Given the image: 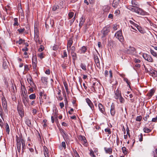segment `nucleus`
<instances>
[{
  "mask_svg": "<svg viewBox=\"0 0 157 157\" xmlns=\"http://www.w3.org/2000/svg\"><path fill=\"white\" fill-rule=\"evenodd\" d=\"M41 80L42 82L43 83H46L47 82V78L46 77H42L41 78Z\"/></svg>",
  "mask_w": 157,
  "mask_h": 157,
  "instance_id": "46",
  "label": "nucleus"
},
{
  "mask_svg": "<svg viewBox=\"0 0 157 157\" xmlns=\"http://www.w3.org/2000/svg\"><path fill=\"white\" fill-rule=\"evenodd\" d=\"M142 119V117L141 116H138L136 117V121H140Z\"/></svg>",
  "mask_w": 157,
  "mask_h": 157,
  "instance_id": "54",
  "label": "nucleus"
},
{
  "mask_svg": "<svg viewBox=\"0 0 157 157\" xmlns=\"http://www.w3.org/2000/svg\"><path fill=\"white\" fill-rule=\"evenodd\" d=\"M115 36L121 42H122L123 41V37L122 35V32L121 31H119L116 33Z\"/></svg>",
  "mask_w": 157,
  "mask_h": 157,
  "instance_id": "4",
  "label": "nucleus"
},
{
  "mask_svg": "<svg viewBox=\"0 0 157 157\" xmlns=\"http://www.w3.org/2000/svg\"><path fill=\"white\" fill-rule=\"evenodd\" d=\"M73 42V41L71 40H69L67 42V48L68 52H70V49L69 48L71 47Z\"/></svg>",
  "mask_w": 157,
  "mask_h": 157,
  "instance_id": "18",
  "label": "nucleus"
},
{
  "mask_svg": "<svg viewBox=\"0 0 157 157\" xmlns=\"http://www.w3.org/2000/svg\"><path fill=\"white\" fill-rule=\"evenodd\" d=\"M143 57L145 60L150 62H153V59L151 56L146 53L143 54Z\"/></svg>",
  "mask_w": 157,
  "mask_h": 157,
  "instance_id": "5",
  "label": "nucleus"
},
{
  "mask_svg": "<svg viewBox=\"0 0 157 157\" xmlns=\"http://www.w3.org/2000/svg\"><path fill=\"white\" fill-rule=\"evenodd\" d=\"M94 59L97 67L98 68H100L99 59L97 55H94Z\"/></svg>",
  "mask_w": 157,
  "mask_h": 157,
  "instance_id": "13",
  "label": "nucleus"
},
{
  "mask_svg": "<svg viewBox=\"0 0 157 157\" xmlns=\"http://www.w3.org/2000/svg\"><path fill=\"white\" fill-rule=\"evenodd\" d=\"M33 72L35 74H37V71L38 68L37 67V64H33Z\"/></svg>",
  "mask_w": 157,
  "mask_h": 157,
  "instance_id": "22",
  "label": "nucleus"
},
{
  "mask_svg": "<svg viewBox=\"0 0 157 157\" xmlns=\"http://www.w3.org/2000/svg\"><path fill=\"white\" fill-rule=\"evenodd\" d=\"M36 96L35 94H33L29 95V98L30 99L33 100L36 98Z\"/></svg>",
  "mask_w": 157,
  "mask_h": 157,
  "instance_id": "39",
  "label": "nucleus"
},
{
  "mask_svg": "<svg viewBox=\"0 0 157 157\" xmlns=\"http://www.w3.org/2000/svg\"><path fill=\"white\" fill-rule=\"evenodd\" d=\"M39 31L37 29H35L34 30V38L39 37Z\"/></svg>",
  "mask_w": 157,
  "mask_h": 157,
  "instance_id": "30",
  "label": "nucleus"
},
{
  "mask_svg": "<svg viewBox=\"0 0 157 157\" xmlns=\"http://www.w3.org/2000/svg\"><path fill=\"white\" fill-rule=\"evenodd\" d=\"M150 74L152 75H154V76L157 77V71H154L153 70H151L150 71Z\"/></svg>",
  "mask_w": 157,
  "mask_h": 157,
  "instance_id": "32",
  "label": "nucleus"
},
{
  "mask_svg": "<svg viewBox=\"0 0 157 157\" xmlns=\"http://www.w3.org/2000/svg\"><path fill=\"white\" fill-rule=\"evenodd\" d=\"M104 75L105 77H108L109 76L110 78H111L113 77L112 72L111 70L109 71V72L108 71L105 70V71Z\"/></svg>",
  "mask_w": 157,
  "mask_h": 157,
  "instance_id": "17",
  "label": "nucleus"
},
{
  "mask_svg": "<svg viewBox=\"0 0 157 157\" xmlns=\"http://www.w3.org/2000/svg\"><path fill=\"white\" fill-rule=\"evenodd\" d=\"M98 107L100 111L103 114H105V112L104 107L102 105V104L99 103L98 104Z\"/></svg>",
  "mask_w": 157,
  "mask_h": 157,
  "instance_id": "11",
  "label": "nucleus"
},
{
  "mask_svg": "<svg viewBox=\"0 0 157 157\" xmlns=\"http://www.w3.org/2000/svg\"><path fill=\"white\" fill-rule=\"evenodd\" d=\"M71 55L72 57V59L73 60H75L77 58V55L75 52L71 53Z\"/></svg>",
  "mask_w": 157,
  "mask_h": 157,
  "instance_id": "36",
  "label": "nucleus"
},
{
  "mask_svg": "<svg viewBox=\"0 0 157 157\" xmlns=\"http://www.w3.org/2000/svg\"><path fill=\"white\" fill-rule=\"evenodd\" d=\"M155 92V90H151L149 93L148 94V96L151 97L153 95V94Z\"/></svg>",
  "mask_w": 157,
  "mask_h": 157,
  "instance_id": "42",
  "label": "nucleus"
},
{
  "mask_svg": "<svg viewBox=\"0 0 157 157\" xmlns=\"http://www.w3.org/2000/svg\"><path fill=\"white\" fill-rule=\"evenodd\" d=\"M131 3L132 5V6H137L139 7V5L138 3L136 1V0H132L131 1Z\"/></svg>",
  "mask_w": 157,
  "mask_h": 157,
  "instance_id": "28",
  "label": "nucleus"
},
{
  "mask_svg": "<svg viewBox=\"0 0 157 157\" xmlns=\"http://www.w3.org/2000/svg\"><path fill=\"white\" fill-rule=\"evenodd\" d=\"M2 105L3 108L6 111L7 109V102L5 97H3L2 98Z\"/></svg>",
  "mask_w": 157,
  "mask_h": 157,
  "instance_id": "12",
  "label": "nucleus"
},
{
  "mask_svg": "<svg viewBox=\"0 0 157 157\" xmlns=\"http://www.w3.org/2000/svg\"><path fill=\"white\" fill-rule=\"evenodd\" d=\"M17 147V151L20 153L21 150V144L22 145V152L24 153L26 149L25 141L22 137L16 136Z\"/></svg>",
  "mask_w": 157,
  "mask_h": 157,
  "instance_id": "1",
  "label": "nucleus"
},
{
  "mask_svg": "<svg viewBox=\"0 0 157 157\" xmlns=\"http://www.w3.org/2000/svg\"><path fill=\"white\" fill-rule=\"evenodd\" d=\"M74 13L70 12L68 13L69 19H70L72 18L74 16Z\"/></svg>",
  "mask_w": 157,
  "mask_h": 157,
  "instance_id": "52",
  "label": "nucleus"
},
{
  "mask_svg": "<svg viewBox=\"0 0 157 157\" xmlns=\"http://www.w3.org/2000/svg\"><path fill=\"white\" fill-rule=\"evenodd\" d=\"M47 121L46 119H44L43 120V122L44 123L43 126L44 127H45L47 126V124H46Z\"/></svg>",
  "mask_w": 157,
  "mask_h": 157,
  "instance_id": "60",
  "label": "nucleus"
},
{
  "mask_svg": "<svg viewBox=\"0 0 157 157\" xmlns=\"http://www.w3.org/2000/svg\"><path fill=\"white\" fill-rule=\"evenodd\" d=\"M25 124L29 127H30L32 126L31 121L28 118L26 119L25 121Z\"/></svg>",
  "mask_w": 157,
  "mask_h": 157,
  "instance_id": "29",
  "label": "nucleus"
},
{
  "mask_svg": "<svg viewBox=\"0 0 157 157\" xmlns=\"http://www.w3.org/2000/svg\"><path fill=\"white\" fill-rule=\"evenodd\" d=\"M53 116H53V118H55L57 120V117H58V114L56 113H55L53 114Z\"/></svg>",
  "mask_w": 157,
  "mask_h": 157,
  "instance_id": "62",
  "label": "nucleus"
},
{
  "mask_svg": "<svg viewBox=\"0 0 157 157\" xmlns=\"http://www.w3.org/2000/svg\"><path fill=\"white\" fill-rule=\"evenodd\" d=\"M54 24V21L53 20H47L45 23V27L46 29H48L50 26L53 27Z\"/></svg>",
  "mask_w": 157,
  "mask_h": 157,
  "instance_id": "7",
  "label": "nucleus"
},
{
  "mask_svg": "<svg viewBox=\"0 0 157 157\" xmlns=\"http://www.w3.org/2000/svg\"><path fill=\"white\" fill-rule=\"evenodd\" d=\"M28 98H27L26 96H23V97L22 98V101L25 106H26L27 105L28 102Z\"/></svg>",
  "mask_w": 157,
  "mask_h": 157,
  "instance_id": "20",
  "label": "nucleus"
},
{
  "mask_svg": "<svg viewBox=\"0 0 157 157\" xmlns=\"http://www.w3.org/2000/svg\"><path fill=\"white\" fill-rule=\"evenodd\" d=\"M128 10L132 12H134L138 14L144 15L145 12L141 8H139L137 6H128L126 7Z\"/></svg>",
  "mask_w": 157,
  "mask_h": 157,
  "instance_id": "2",
  "label": "nucleus"
},
{
  "mask_svg": "<svg viewBox=\"0 0 157 157\" xmlns=\"http://www.w3.org/2000/svg\"><path fill=\"white\" fill-rule=\"evenodd\" d=\"M105 132H108V134H110L111 133L110 129L109 128L105 129Z\"/></svg>",
  "mask_w": 157,
  "mask_h": 157,
  "instance_id": "53",
  "label": "nucleus"
},
{
  "mask_svg": "<svg viewBox=\"0 0 157 157\" xmlns=\"http://www.w3.org/2000/svg\"><path fill=\"white\" fill-rule=\"evenodd\" d=\"M121 96V91L118 89H117L115 92L114 98L117 99Z\"/></svg>",
  "mask_w": 157,
  "mask_h": 157,
  "instance_id": "15",
  "label": "nucleus"
},
{
  "mask_svg": "<svg viewBox=\"0 0 157 157\" xmlns=\"http://www.w3.org/2000/svg\"><path fill=\"white\" fill-rule=\"evenodd\" d=\"M24 41V40H23L22 39L20 38L18 41H16V43L17 44H21Z\"/></svg>",
  "mask_w": 157,
  "mask_h": 157,
  "instance_id": "40",
  "label": "nucleus"
},
{
  "mask_svg": "<svg viewBox=\"0 0 157 157\" xmlns=\"http://www.w3.org/2000/svg\"><path fill=\"white\" fill-rule=\"evenodd\" d=\"M86 101L88 105L90 107L92 110L94 109V106L93 103L91 101V100L88 98H86Z\"/></svg>",
  "mask_w": 157,
  "mask_h": 157,
  "instance_id": "10",
  "label": "nucleus"
},
{
  "mask_svg": "<svg viewBox=\"0 0 157 157\" xmlns=\"http://www.w3.org/2000/svg\"><path fill=\"white\" fill-rule=\"evenodd\" d=\"M34 40L36 43L40 44H41L42 41L40 40L39 37L34 38Z\"/></svg>",
  "mask_w": 157,
  "mask_h": 157,
  "instance_id": "45",
  "label": "nucleus"
},
{
  "mask_svg": "<svg viewBox=\"0 0 157 157\" xmlns=\"http://www.w3.org/2000/svg\"><path fill=\"white\" fill-rule=\"evenodd\" d=\"M25 30L24 28L18 29L17 31L19 32V33H22Z\"/></svg>",
  "mask_w": 157,
  "mask_h": 157,
  "instance_id": "59",
  "label": "nucleus"
},
{
  "mask_svg": "<svg viewBox=\"0 0 157 157\" xmlns=\"http://www.w3.org/2000/svg\"><path fill=\"white\" fill-rule=\"evenodd\" d=\"M27 80L31 86H32L34 84V83L32 80V78L30 75H29V77L27 78Z\"/></svg>",
  "mask_w": 157,
  "mask_h": 157,
  "instance_id": "23",
  "label": "nucleus"
},
{
  "mask_svg": "<svg viewBox=\"0 0 157 157\" xmlns=\"http://www.w3.org/2000/svg\"><path fill=\"white\" fill-rule=\"evenodd\" d=\"M110 31L109 28V27L105 26L103 28L101 31V32L103 35L102 37H105L108 35Z\"/></svg>",
  "mask_w": 157,
  "mask_h": 157,
  "instance_id": "6",
  "label": "nucleus"
},
{
  "mask_svg": "<svg viewBox=\"0 0 157 157\" xmlns=\"http://www.w3.org/2000/svg\"><path fill=\"white\" fill-rule=\"evenodd\" d=\"M44 93V91H42L40 92L39 94V99H42V96H43V94Z\"/></svg>",
  "mask_w": 157,
  "mask_h": 157,
  "instance_id": "56",
  "label": "nucleus"
},
{
  "mask_svg": "<svg viewBox=\"0 0 157 157\" xmlns=\"http://www.w3.org/2000/svg\"><path fill=\"white\" fill-rule=\"evenodd\" d=\"M17 109L19 115L22 118L24 116V112L22 104H18L17 106Z\"/></svg>",
  "mask_w": 157,
  "mask_h": 157,
  "instance_id": "3",
  "label": "nucleus"
},
{
  "mask_svg": "<svg viewBox=\"0 0 157 157\" xmlns=\"http://www.w3.org/2000/svg\"><path fill=\"white\" fill-rule=\"evenodd\" d=\"M110 113L113 116H114L115 113V106L113 104H112L111 106Z\"/></svg>",
  "mask_w": 157,
  "mask_h": 157,
  "instance_id": "19",
  "label": "nucleus"
},
{
  "mask_svg": "<svg viewBox=\"0 0 157 157\" xmlns=\"http://www.w3.org/2000/svg\"><path fill=\"white\" fill-rule=\"evenodd\" d=\"M143 131H144V132L145 133H148L151 132V130L147 128L144 127L143 128Z\"/></svg>",
  "mask_w": 157,
  "mask_h": 157,
  "instance_id": "38",
  "label": "nucleus"
},
{
  "mask_svg": "<svg viewBox=\"0 0 157 157\" xmlns=\"http://www.w3.org/2000/svg\"><path fill=\"white\" fill-rule=\"evenodd\" d=\"M69 48L70 49V52H71V53L75 52V48L74 46H73Z\"/></svg>",
  "mask_w": 157,
  "mask_h": 157,
  "instance_id": "47",
  "label": "nucleus"
},
{
  "mask_svg": "<svg viewBox=\"0 0 157 157\" xmlns=\"http://www.w3.org/2000/svg\"><path fill=\"white\" fill-rule=\"evenodd\" d=\"M59 7L57 5H55L54 6L52 9V10L55 11L59 9Z\"/></svg>",
  "mask_w": 157,
  "mask_h": 157,
  "instance_id": "44",
  "label": "nucleus"
},
{
  "mask_svg": "<svg viewBox=\"0 0 157 157\" xmlns=\"http://www.w3.org/2000/svg\"><path fill=\"white\" fill-rule=\"evenodd\" d=\"M67 55L66 51L65 50H64L63 55L62 56V57L64 58L65 57H67Z\"/></svg>",
  "mask_w": 157,
  "mask_h": 157,
  "instance_id": "51",
  "label": "nucleus"
},
{
  "mask_svg": "<svg viewBox=\"0 0 157 157\" xmlns=\"http://www.w3.org/2000/svg\"><path fill=\"white\" fill-rule=\"evenodd\" d=\"M44 50V47L43 45H41L40 48L39 49V51L40 52H42Z\"/></svg>",
  "mask_w": 157,
  "mask_h": 157,
  "instance_id": "63",
  "label": "nucleus"
},
{
  "mask_svg": "<svg viewBox=\"0 0 157 157\" xmlns=\"http://www.w3.org/2000/svg\"><path fill=\"white\" fill-rule=\"evenodd\" d=\"M75 157H80L78 154L76 150L74 151Z\"/></svg>",
  "mask_w": 157,
  "mask_h": 157,
  "instance_id": "64",
  "label": "nucleus"
},
{
  "mask_svg": "<svg viewBox=\"0 0 157 157\" xmlns=\"http://www.w3.org/2000/svg\"><path fill=\"white\" fill-rule=\"evenodd\" d=\"M9 62L5 60V59H3V63L2 67L4 69H6L8 68Z\"/></svg>",
  "mask_w": 157,
  "mask_h": 157,
  "instance_id": "21",
  "label": "nucleus"
},
{
  "mask_svg": "<svg viewBox=\"0 0 157 157\" xmlns=\"http://www.w3.org/2000/svg\"><path fill=\"white\" fill-rule=\"evenodd\" d=\"M78 139L82 144L86 146H87V140L84 136H79Z\"/></svg>",
  "mask_w": 157,
  "mask_h": 157,
  "instance_id": "8",
  "label": "nucleus"
},
{
  "mask_svg": "<svg viewBox=\"0 0 157 157\" xmlns=\"http://www.w3.org/2000/svg\"><path fill=\"white\" fill-rule=\"evenodd\" d=\"M129 22L131 24L134 26L135 27H138V25L135 23L133 21L131 20H130L129 21Z\"/></svg>",
  "mask_w": 157,
  "mask_h": 157,
  "instance_id": "57",
  "label": "nucleus"
},
{
  "mask_svg": "<svg viewBox=\"0 0 157 157\" xmlns=\"http://www.w3.org/2000/svg\"><path fill=\"white\" fill-rule=\"evenodd\" d=\"M104 11L105 12H107L110 9V7L108 6H105L104 7Z\"/></svg>",
  "mask_w": 157,
  "mask_h": 157,
  "instance_id": "50",
  "label": "nucleus"
},
{
  "mask_svg": "<svg viewBox=\"0 0 157 157\" xmlns=\"http://www.w3.org/2000/svg\"><path fill=\"white\" fill-rule=\"evenodd\" d=\"M124 80L127 83L128 85L129 86H130V82L129 81L128 78H124Z\"/></svg>",
  "mask_w": 157,
  "mask_h": 157,
  "instance_id": "55",
  "label": "nucleus"
},
{
  "mask_svg": "<svg viewBox=\"0 0 157 157\" xmlns=\"http://www.w3.org/2000/svg\"><path fill=\"white\" fill-rule=\"evenodd\" d=\"M96 83H97L96 82H94L93 83L91 87V89L92 91L94 92H95L96 91V90H95V86Z\"/></svg>",
  "mask_w": 157,
  "mask_h": 157,
  "instance_id": "33",
  "label": "nucleus"
},
{
  "mask_svg": "<svg viewBox=\"0 0 157 157\" xmlns=\"http://www.w3.org/2000/svg\"><path fill=\"white\" fill-rule=\"evenodd\" d=\"M5 128H6V132L8 134H9L10 132V129L9 125L7 123H6Z\"/></svg>",
  "mask_w": 157,
  "mask_h": 157,
  "instance_id": "35",
  "label": "nucleus"
},
{
  "mask_svg": "<svg viewBox=\"0 0 157 157\" xmlns=\"http://www.w3.org/2000/svg\"><path fill=\"white\" fill-rule=\"evenodd\" d=\"M80 67L83 70L86 71V66L85 64L81 63L80 64Z\"/></svg>",
  "mask_w": 157,
  "mask_h": 157,
  "instance_id": "37",
  "label": "nucleus"
},
{
  "mask_svg": "<svg viewBox=\"0 0 157 157\" xmlns=\"http://www.w3.org/2000/svg\"><path fill=\"white\" fill-rule=\"evenodd\" d=\"M122 150L123 152L124 155H126L127 154V149L125 147H122Z\"/></svg>",
  "mask_w": 157,
  "mask_h": 157,
  "instance_id": "48",
  "label": "nucleus"
},
{
  "mask_svg": "<svg viewBox=\"0 0 157 157\" xmlns=\"http://www.w3.org/2000/svg\"><path fill=\"white\" fill-rule=\"evenodd\" d=\"M136 50L135 48L131 46H130L126 52L127 54L130 55H134Z\"/></svg>",
  "mask_w": 157,
  "mask_h": 157,
  "instance_id": "9",
  "label": "nucleus"
},
{
  "mask_svg": "<svg viewBox=\"0 0 157 157\" xmlns=\"http://www.w3.org/2000/svg\"><path fill=\"white\" fill-rule=\"evenodd\" d=\"M119 99L121 103H123L124 101V99L121 96L119 98Z\"/></svg>",
  "mask_w": 157,
  "mask_h": 157,
  "instance_id": "58",
  "label": "nucleus"
},
{
  "mask_svg": "<svg viewBox=\"0 0 157 157\" xmlns=\"http://www.w3.org/2000/svg\"><path fill=\"white\" fill-rule=\"evenodd\" d=\"M14 24L13 25L14 26H18L19 25V23L18 22V19L17 18H15L14 19Z\"/></svg>",
  "mask_w": 157,
  "mask_h": 157,
  "instance_id": "41",
  "label": "nucleus"
},
{
  "mask_svg": "<svg viewBox=\"0 0 157 157\" xmlns=\"http://www.w3.org/2000/svg\"><path fill=\"white\" fill-rule=\"evenodd\" d=\"M90 155L91 157H96L95 155L94 154V152L91 149L90 150Z\"/></svg>",
  "mask_w": 157,
  "mask_h": 157,
  "instance_id": "49",
  "label": "nucleus"
},
{
  "mask_svg": "<svg viewBox=\"0 0 157 157\" xmlns=\"http://www.w3.org/2000/svg\"><path fill=\"white\" fill-rule=\"evenodd\" d=\"M120 0H113L112 6L114 9L117 8L119 6Z\"/></svg>",
  "mask_w": 157,
  "mask_h": 157,
  "instance_id": "14",
  "label": "nucleus"
},
{
  "mask_svg": "<svg viewBox=\"0 0 157 157\" xmlns=\"http://www.w3.org/2000/svg\"><path fill=\"white\" fill-rule=\"evenodd\" d=\"M150 52L151 54L157 58V53L153 50L151 49H150Z\"/></svg>",
  "mask_w": 157,
  "mask_h": 157,
  "instance_id": "34",
  "label": "nucleus"
},
{
  "mask_svg": "<svg viewBox=\"0 0 157 157\" xmlns=\"http://www.w3.org/2000/svg\"><path fill=\"white\" fill-rule=\"evenodd\" d=\"M136 27L140 33L143 34L145 33V31L144 29L140 26H139L138 25V27Z\"/></svg>",
  "mask_w": 157,
  "mask_h": 157,
  "instance_id": "26",
  "label": "nucleus"
},
{
  "mask_svg": "<svg viewBox=\"0 0 157 157\" xmlns=\"http://www.w3.org/2000/svg\"><path fill=\"white\" fill-rule=\"evenodd\" d=\"M43 151L45 157H49L48 150L45 146L44 147Z\"/></svg>",
  "mask_w": 157,
  "mask_h": 157,
  "instance_id": "16",
  "label": "nucleus"
},
{
  "mask_svg": "<svg viewBox=\"0 0 157 157\" xmlns=\"http://www.w3.org/2000/svg\"><path fill=\"white\" fill-rule=\"evenodd\" d=\"M63 84L67 93V94H68L69 93V91L68 90V85L67 84L66 82H64Z\"/></svg>",
  "mask_w": 157,
  "mask_h": 157,
  "instance_id": "43",
  "label": "nucleus"
},
{
  "mask_svg": "<svg viewBox=\"0 0 157 157\" xmlns=\"http://www.w3.org/2000/svg\"><path fill=\"white\" fill-rule=\"evenodd\" d=\"M134 61L136 63H139L141 62V61L140 60L136 58L134 59Z\"/></svg>",
  "mask_w": 157,
  "mask_h": 157,
  "instance_id": "61",
  "label": "nucleus"
},
{
  "mask_svg": "<svg viewBox=\"0 0 157 157\" xmlns=\"http://www.w3.org/2000/svg\"><path fill=\"white\" fill-rule=\"evenodd\" d=\"M32 64H37V57L36 56H33L32 59Z\"/></svg>",
  "mask_w": 157,
  "mask_h": 157,
  "instance_id": "27",
  "label": "nucleus"
},
{
  "mask_svg": "<svg viewBox=\"0 0 157 157\" xmlns=\"http://www.w3.org/2000/svg\"><path fill=\"white\" fill-rule=\"evenodd\" d=\"M87 48L85 46H82L81 48L79 50V52L81 54L85 53L86 52Z\"/></svg>",
  "mask_w": 157,
  "mask_h": 157,
  "instance_id": "24",
  "label": "nucleus"
},
{
  "mask_svg": "<svg viewBox=\"0 0 157 157\" xmlns=\"http://www.w3.org/2000/svg\"><path fill=\"white\" fill-rule=\"evenodd\" d=\"M104 149L106 153H108L109 154H112V150L111 147L109 148L105 147Z\"/></svg>",
  "mask_w": 157,
  "mask_h": 157,
  "instance_id": "25",
  "label": "nucleus"
},
{
  "mask_svg": "<svg viewBox=\"0 0 157 157\" xmlns=\"http://www.w3.org/2000/svg\"><path fill=\"white\" fill-rule=\"evenodd\" d=\"M85 22V19L82 17L80 18V21L79 24V26L80 28H81L82 25L84 24Z\"/></svg>",
  "mask_w": 157,
  "mask_h": 157,
  "instance_id": "31",
  "label": "nucleus"
}]
</instances>
